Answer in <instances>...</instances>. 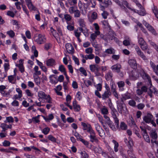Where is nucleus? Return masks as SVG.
<instances>
[{
  "instance_id": "nucleus-41",
  "label": "nucleus",
  "mask_w": 158,
  "mask_h": 158,
  "mask_svg": "<svg viewBox=\"0 0 158 158\" xmlns=\"http://www.w3.org/2000/svg\"><path fill=\"white\" fill-rule=\"evenodd\" d=\"M7 34L11 38H13L15 35V32L12 30L8 31Z\"/></svg>"
},
{
  "instance_id": "nucleus-26",
  "label": "nucleus",
  "mask_w": 158,
  "mask_h": 158,
  "mask_svg": "<svg viewBox=\"0 0 158 158\" xmlns=\"http://www.w3.org/2000/svg\"><path fill=\"white\" fill-rule=\"evenodd\" d=\"M46 38L45 36H41L40 35V44H43L46 43Z\"/></svg>"
},
{
  "instance_id": "nucleus-31",
  "label": "nucleus",
  "mask_w": 158,
  "mask_h": 158,
  "mask_svg": "<svg viewBox=\"0 0 158 158\" xmlns=\"http://www.w3.org/2000/svg\"><path fill=\"white\" fill-rule=\"evenodd\" d=\"M152 86H150L149 89V90L148 92V94L152 98V93H153V89H151Z\"/></svg>"
},
{
  "instance_id": "nucleus-3",
  "label": "nucleus",
  "mask_w": 158,
  "mask_h": 158,
  "mask_svg": "<svg viewBox=\"0 0 158 158\" xmlns=\"http://www.w3.org/2000/svg\"><path fill=\"white\" fill-rule=\"evenodd\" d=\"M133 145V143L132 140L130 141L129 144L127 145L129 148V150L127 151V153L131 158H136L135 156L133 153V150L132 147Z\"/></svg>"
},
{
  "instance_id": "nucleus-5",
  "label": "nucleus",
  "mask_w": 158,
  "mask_h": 158,
  "mask_svg": "<svg viewBox=\"0 0 158 158\" xmlns=\"http://www.w3.org/2000/svg\"><path fill=\"white\" fill-rule=\"evenodd\" d=\"M135 48L136 51L137 53L138 56H139L144 60H147L146 57L145 56L143 52H142L141 49L138 46H136L135 47Z\"/></svg>"
},
{
  "instance_id": "nucleus-13",
  "label": "nucleus",
  "mask_w": 158,
  "mask_h": 158,
  "mask_svg": "<svg viewBox=\"0 0 158 158\" xmlns=\"http://www.w3.org/2000/svg\"><path fill=\"white\" fill-rule=\"evenodd\" d=\"M55 60L51 58L47 61L46 64L48 66H52L55 64Z\"/></svg>"
},
{
  "instance_id": "nucleus-53",
  "label": "nucleus",
  "mask_w": 158,
  "mask_h": 158,
  "mask_svg": "<svg viewBox=\"0 0 158 158\" xmlns=\"http://www.w3.org/2000/svg\"><path fill=\"white\" fill-rule=\"evenodd\" d=\"M113 50H114L112 48H108L106 49L105 51V52L109 54H114V52H113Z\"/></svg>"
},
{
  "instance_id": "nucleus-62",
  "label": "nucleus",
  "mask_w": 158,
  "mask_h": 158,
  "mask_svg": "<svg viewBox=\"0 0 158 158\" xmlns=\"http://www.w3.org/2000/svg\"><path fill=\"white\" fill-rule=\"evenodd\" d=\"M122 4L125 5L129 9H131V8L128 6V3L126 0H123Z\"/></svg>"
},
{
  "instance_id": "nucleus-60",
  "label": "nucleus",
  "mask_w": 158,
  "mask_h": 158,
  "mask_svg": "<svg viewBox=\"0 0 158 158\" xmlns=\"http://www.w3.org/2000/svg\"><path fill=\"white\" fill-rule=\"evenodd\" d=\"M78 29H77V30H75L74 31L75 35L77 38L79 37L81 35V32H78Z\"/></svg>"
},
{
  "instance_id": "nucleus-16",
  "label": "nucleus",
  "mask_w": 158,
  "mask_h": 158,
  "mask_svg": "<svg viewBox=\"0 0 158 158\" xmlns=\"http://www.w3.org/2000/svg\"><path fill=\"white\" fill-rule=\"evenodd\" d=\"M78 22L79 23V25L81 27H84L85 28V23L83 19H79Z\"/></svg>"
},
{
  "instance_id": "nucleus-28",
  "label": "nucleus",
  "mask_w": 158,
  "mask_h": 158,
  "mask_svg": "<svg viewBox=\"0 0 158 158\" xmlns=\"http://www.w3.org/2000/svg\"><path fill=\"white\" fill-rule=\"evenodd\" d=\"M97 64H91L89 66L90 70L93 72H95L97 67Z\"/></svg>"
},
{
  "instance_id": "nucleus-49",
  "label": "nucleus",
  "mask_w": 158,
  "mask_h": 158,
  "mask_svg": "<svg viewBox=\"0 0 158 158\" xmlns=\"http://www.w3.org/2000/svg\"><path fill=\"white\" fill-rule=\"evenodd\" d=\"M118 85L119 88H123L125 85V83L124 81H121L118 82Z\"/></svg>"
},
{
  "instance_id": "nucleus-35",
  "label": "nucleus",
  "mask_w": 158,
  "mask_h": 158,
  "mask_svg": "<svg viewBox=\"0 0 158 158\" xmlns=\"http://www.w3.org/2000/svg\"><path fill=\"white\" fill-rule=\"evenodd\" d=\"M150 65L151 67L152 68L154 71L156 73H157V71L156 70V68L155 65L152 62V61H151L150 62Z\"/></svg>"
},
{
  "instance_id": "nucleus-45",
  "label": "nucleus",
  "mask_w": 158,
  "mask_h": 158,
  "mask_svg": "<svg viewBox=\"0 0 158 158\" xmlns=\"http://www.w3.org/2000/svg\"><path fill=\"white\" fill-rule=\"evenodd\" d=\"M79 70L85 76H86L87 75V74L86 71L85 70V69L83 67H80V68Z\"/></svg>"
},
{
  "instance_id": "nucleus-29",
  "label": "nucleus",
  "mask_w": 158,
  "mask_h": 158,
  "mask_svg": "<svg viewBox=\"0 0 158 158\" xmlns=\"http://www.w3.org/2000/svg\"><path fill=\"white\" fill-rule=\"evenodd\" d=\"M81 155V158H88L89 156L85 152H80Z\"/></svg>"
},
{
  "instance_id": "nucleus-52",
  "label": "nucleus",
  "mask_w": 158,
  "mask_h": 158,
  "mask_svg": "<svg viewBox=\"0 0 158 158\" xmlns=\"http://www.w3.org/2000/svg\"><path fill=\"white\" fill-rule=\"evenodd\" d=\"M59 70L61 72H64L66 71L65 69L64 66L62 65H60L59 68Z\"/></svg>"
},
{
  "instance_id": "nucleus-64",
  "label": "nucleus",
  "mask_w": 158,
  "mask_h": 158,
  "mask_svg": "<svg viewBox=\"0 0 158 158\" xmlns=\"http://www.w3.org/2000/svg\"><path fill=\"white\" fill-rule=\"evenodd\" d=\"M7 15L12 17H14L15 16L14 13L12 11H8L7 13Z\"/></svg>"
},
{
  "instance_id": "nucleus-58",
  "label": "nucleus",
  "mask_w": 158,
  "mask_h": 158,
  "mask_svg": "<svg viewBox=\"0 0 158 158\" xmlns=\"http://www.w3.org/2000/svg\"><path fill=\"white\" fill-rule=\"evenodd\" d=\"M73 60H74L75 63L77 65H79V62L78 59L74 56H73Z\"/></svg>"
},
{
  "instance_id": "nucleus-6",
  "label": "nucleus",
  "mask_w": 158,
  "mask_h": 158,
  "mask_svg": "<svg viewBox=\"0 0 158 158\" xmlns=\"http://www.w3.org/2000/svg\"><path fill=\"white\" fill-rule=\"evenodd\" d=\"M40 98H43L47 100V101L49 103H51L52 98L49 95H47L43 91H40Z\"/></svg>"
},
{
  "instance_id": "nucleus-1",
  "label": "nucleus",
  "mask_w": 158,
  "mask_h": 158,
  "mask_svg": "<svg viewBox=\"0 0 158 158\" xmlns=\"http://www.w3.org/2000/svg\"><path fill=\"white\" fill-rule=\"evenodd\" d=\"M87 132L89 133V137L90 139V141L92 143L95 142L97 143L98 140L96 136V133L93 129L92 127L87 130Z\"/></svg>"
},
{
  "instance_id": "nucleus-21",
  "label": "nucleus",
  "mask_w": 158,
  "mask_h": 158,
  "mask_svg": "<svg viewBox=\"0 0 158 158\" xmlns=\"http://www.w3.org/2000/svg\"><path fill=\"white\" fill-rule=\"evenodd\" d=\"M139 45L140 46V48L143 51H145L148 48L147 44L146 42L142 44H140Z\"/></svg>"
},
{
  "instance_id": "nucleus-32",
  "label": "nucleus",
  "mask_w": 158,
  "mask_h": 158,
  "mask_svg": "<svg viewBox=\"0 0 158 158\" xmlns=\"http://www.w3.org/2000/svg\"><path fill=\"white\" fill-rule=\"evenodd\" d=\"M150 136L153 139H156L157 138V134L155 131L152 132L150 135Z\"/></svg>"
},
{
  "instance_id": "nucleus-19",
  "label": "nucleus",
  "mask_w": 158,
  "mask_h": 158,
  "mask_svg": "<svg viewBox=\"0 0 158 158\" xmlns=\"http://www.w3.org/2000/svg\"><path fill=\"white\" fill-rule=\"evenodd\" d=\"M113 143L114 144V150L115 152H117L118 151V148L119 146L118 143L115 140H112Z\"/></svg>"
},
{
  "instance_id": "nucleus-2",
  "label": "nucleus",
  "mask_w": 158,
  "mask_h": 158,
  "mask_svg": "<svg viewBox=\"0 0 158 158\" xmlns=\"http://www.w3.org/2000/svg\"><path fill=\"white\" fill-rule=\"evenodd\" d=\"M39 67L38 66H35L34 68L35 72L33 74L34 81L36 84L38 86L40 85V71H38Z\"/></svg>"
},
{
  "instance_id": "nucleus-42",
  "label": "nucleus",
  "mask_w": 158,
  "mask_h": 158,
  "mask_svg": "<svg viewBox=\"0 0 158 158\" xmlns=\"http://www.w3.org/2000/svg\"><path fill=\"white\" fill-rule=\"evenodd\" d=\"M128 104L130 106L135 107L136 102L134 100H131L129 101Z\"/></svg>"
},
{
  "instance_id": "nucleus-10",
  "label": "nucleus",
  "mask_w": 158,
  "mask_h": 158,
  "mask_svg": "<svg viewBox=\"0 0 158 158\" xmlns=\"http://www.w3.org/2000/svg\"><path fill=\"white\" fill-rule=\"evenodd\" d=\"M121 68V66L119 64H116L112 66L111 67V69L114 71L119 73L120 71V69Z\"/></svg>"
},
{
  "instance_id": "nucleus-25",
  "label": "nucleus",
  "mask_w": 158,
  "mask_h": 158,
  "mask_svg": "<svg viewBox=\"0 0 158 158\" xmlns=\"http://www.w3.org/2000/svg\"><path fill=\"white\" fill-rule=\"evenodd\" d=\"M27 6L28 8L30 10H36V8L33 6L32 2L27 4Z\"/></svg>"
},
{
  "instance_id": "nucleus-17",
  "label": "nucleus",
  "mask_w": 158,
  "mask_h": 158,
  "mask_svg": "<svg viewBox=\"0 0 158 158\" xmlns=\"http://www.w3.org/2000/svg\"><path fill=\"white\" fill-rule=\"evenodd\" d=\"M105 6L106 7H108L109 6L112 4V2L110 0H104L103 2H102Z\"/></svg>"
},
{
  "instance_id": "nucleus-8",
  "label": "nucleus",
  "mask_w": 158,
  "mask_h": 158,
  "mask_svg": "<svg viewBox=\"0 0 158 158\" xmlns=\"http://www.w3.org/2000/svg\"><path fill=\"white\" fill-rule=\"evenodd\" d=\"M65 47L67 52L70 54H73L74 53V49L72 45L70 44H67L65 45Z\"/></svg>"
},
{
  "instance_id": "nucleus-23",
  "label": "nucleus",
  "mask_w": 158,
  "mask_h": 158,
  "mask_svg": "<svg viewBox=\"0 0 158 158\" xmlns=\"http://www.w3.org/2000/svg\"><path fill=\"white\" fill-rule=\"evenodd\" d=\"M152 10L156 17L158 19V9L157 7L154 6L153 8L152 9Z\"/></svg>"
},
{
  "instance_id": "nucleus-44",
  "label": "nucleus",
  "mask_w": 158,
  "mask_h": 158,
  "mask_svg": "<svg viewBox=\"0 0 158 158\" xmlns=\"http://www.w3.org/2000/svg\"><path fill=\"white\" fill-rule=\"evenodd\" d=\"M74 13V17H79L81 15L80 11L78 10H75Z\"/></svg>"
},
{
  "instance_id": "nucleus-38",
  "label": "nucleus",
  "mask_w": 158,
  "mask_h": 158,
  "mask_svg": "<svg viewBox=\"0 0 158 158\" xmlns=\"http://www.w3.org/2000/svg\"><path fill=\"white\" fill-rule=\"evenodd\" d=\"M50 128L48 127L44 128L42 130V132L45 135L48 134L50 131Z\"/></svg>"
},
{
  "instance_id": "nucleus-34",
  "label": "nucleus",
  "mask_w": 158,
  "mask_h": 158,
  "mask_svg": "<svg viewBox=\"0 0 158 158\" xmlns=\"http://www.w3.org/2000/svg\"><path fill=\"white\" fill-rule=\"evenodd\" d=\"M73 109L80 108V106L79 105L77 104L76 100H74L73 103Z\"/></svg>"
},
{
  "instance_id": "nucleus-50",
  "label": "nucleus",
  "mask_w": 158,
  "mask_h": 158,
  "mask_svg": "<svg viewBox=\"0 0 158 158\" xmlns=\"http://www.w3.org/2000/svg\"><path fill=\"white\" fill-rule=\"evenodd\" d=\"M140 128L141 129V131L142 132V134L143 135V134H147V130L145 127L142 126H140Z\"/></svg>"
},
{
  "instance_id": "nucleus-30",
  "label": "nucleus",
  "mask_w": 158,
  "mask_h": 158,
  "mask_svg": "<svg viewBox=\"0 0 158 158\" xmlns=\"http://www.w3.org/2000/svg\"><path fill=\"white\" fill-rule=\"evenodd\" d=\"M94 57V55L92 53H90V54L88 55H86L85 56V58L86 60H87L88 59H93Z\"/></svg>"
},
{
  "instance_id": "nucleus-18",
  "label": "nucleus",
  "mask_w": 158,
  "mask_h": 158,
  "mask_svg": "<svg viewBox=\"0 0 158 158\" xmlns=\"http://www.w3.org/2000/svg\"><path fill=\"white\" fill-rule=\"evenodd\" d=\"M118 109H124L126 108L125 104L124 103L123 100H121V102L117 105Z\"/></svg>"
},
{
  "instance_id": "nucleus-47",
  "label": "nucleus",
  "mask_w": 158,
  "mask_h": 158,
  "mask_svg": "<svg viewBox=\"0 0 158 158\" xmlns=\"http://www.w3.org/2000/svg\"><path fill=\"white\" fill-rule=\"evenodd\" d=\"M109 15V13L106 11H104L103 13L102 14V15L103 18L105 19L107 18V16Z\"/></svg>"
},
{
  "instance_id": "nucleus-54",
  "label": "nucleus",
  "mask_w": 158,
  "mask_h": 158,
  "mask_svg": "<svg viewBox=\"0 0 158 158\" xmlns=\"http://www.w3.org/2000/svg\"><path fill=\"white\" fill-rule=\"evenodd\" d=\"M84 83L87 87H88L89 85H91L92 84L91 82L89 80H85L84 81Z\"/></svg>"
},
{
  "instance_id": "nucleus-46",
  "label": "nucleus",
  "mask_w": 158,
  "mask_h": 158,
  "mask_svg": "<svg viewBox=\"0 0 158 158\" xmlns=\"http://www.w3.org/2000/svg\"><path fill=\"white\" fill-rule=\"evenodd\" d=\"M39 116H40V115H38L37 116L34 117L32 118V121L34 123H38L39 122L38 119Z\"/></svg>"
},
{
  "instance_id": "nucleus-33",
  "label": "nucleus",
  "mask_w": 158,
  "mask_h": 158,
  "mask_svg": "<svg viewBox=\"0 0 158 158\" xmlns=\"http://www.w3.org/2000/svg\"><path fill=\"white\" fill-rule=\"evenodd\" d=\"M143 136L146 141L148 143L150 142V138L148 134H143Z\"/></svg>"
},
{
  "instance_id": "nucleus-27",
  "label": "nucleus",
  "mask_w": 158,
  "mask_h": 158,
  "mask_svg": "<svg viewBox=\"0 0 158 158\" xmlns=\"http://www.w3.org/2000/svg\"><path fill=\"white\" fill-rule=\"evenodd\" d=\"M52 47V44L50 43L45 44L44 46V49L47 51L48 50Z\"/></svg>"
},
{
  "instance_id": "nucleus-11",
  "label": "nucleus",
  "mask_w": 158,
  "mask_h": 158,
  "mask_svg": "<svg viewBox=\"0 0 158 158\" xmlns=\"http://www.w3.org/2000/svg\"><path fill=\"white\" fill-rule=\"evenodd\" d=\"M128 63L132 68L135 69L137 68V64L135 60L130 59L128 61Z\"/></svg>"
},
{
  "instance_id": "nucleus-56",
  "label": "nucleus",
  "mask_w": 158,
  "mask_h": 158,
  "mask_svg": "<svg viewBox=\"0 0 158 158\" xmlns=\"http://www.w3.org/2000/svg\"><path fill=\"white\" fill-rule=\"evenodd\" d=\"M85 52L86 53H92L93 52V49L92 48H89L85 49Z\"/></svg>"
},
{
  "instance_id": "nucleus-59",
  "label": "nucleus",
  "mask_w": 158,
  "mask_h": 158,
  "mask_svg": "<svg viewBox=\"0 0 158 158\" xmlns=\"http://www.w3.org/2000/svg\"><path fill=\"white\" fill-rule=\"evenodd\" d=\"M10 143L8 141L5 140L3 143V146L5 147H7L10 146Z\"/></svg>"
},
{
  "instance_id": "nucleus-37",
  "label": "nucleus",
  "mask_w": 158,
  "mask_h": 158,
  "mask_svg": "<svg viewBox=\"0 0 158 158\" xmlns=\"http://www.w3.org/2000/svg\"><path fill=\"white\" fill-rule=\"evenodd\" d=\"M148 30L150 31L152 33L155 34L156 33V31L153 27L150 25L147 27Z\"/></svg>"
},
{
  "instance_id": "nucleus-22",
  "label": "nucleus",
  "mask_w": 158,
  "mask_h": 158,
  "mask_svg": "<svg viewBox=\"0 0 158 158\" xmlns=\"http://www.w3.org/2000/svg\"><path fill=\"white\" fill-rule=\"evenodd\" d=\"M130 94L128 93H126L123 96L122 100H123H123H125L127 99H130Z\"/></svg>"
},
{
  "instance_id": "nucleus-4",
  "label": "nucleus",
  "mask_w": 158,
  "mask_h": 158,
  "mask_svg": "<svg viewBox=\"0 0 158 158\" xmlns=\"http://www.w3.org/2000/svg\"><path fill=\"white\" fill-rule=\"evenodd\" d=\"M94 126L95 129L98 132L99 135L101 137L104 136L105 133L101 127L98 123L94 125Z\"/></svg>"
},
{
  "instance_id": "nucleus-7",
  "label": "nucleus",
  "mask_w": 158,
  "mask_h": 158,
  "mask_svg": "<svg viewBox=\"0 0 158 158\" xmlns=\"http://www.w3.org/2000/svg\"><path fill=\"white\" fill-rule=\"evenodd\" d=\"M111 95V92L110 91H105L104 93L102 95L101 98L103 100H106L108 98L109 102H111V100L110 98L109 97Z\"/></svg>"
},
{
  "instance_id": "nucleus-55",
  "label": "nucleus",
  "mask_w": 158,
  "mask_h": 158,
  "mask_svg": "<svg viewBox=\"0 0 158 158\" xmlns=\"http://www.w3.org/2000/svg\"><path fill=\"white\" fill-rule=\"evenodd\" d=\"M16 91L19 93L18 96L19 98H20L22 96V91L20 89L18 88H16Z\"/></svg>"
},
{
  "instance_id": "nucleus-39",
  "label": "nucleus",
  "mask_w": 158,
  "mask_h": 158,
  "mask_svg": "<svg viewBox=\"0 0 158 158\" xmlns=\"http://www.w3.org/2000/svg\"><path fill=\"white\" fill-rule=\"evenodd\" d=\"M91 17L93 20H96L97 19L98 14L95 12H94L92 14Z\"/></svg>"
},
{
  "instance_id": "nucleus-20",
  "label": "nucleus",
  "mask_w": 158,
  "mask_h": 158,
  "mask_svg": "<svg viewBox=\"0 0 158 158\" xmlns=\"http://www.w3.org/2000/svg\"><path fill=\"white\" fill-rule=\"evenodd\" d=\"M42 116L44 118V119L47 122L49 120H52L54 118V116L52 114H50L48 115L47 118L45 117L43 115Z\"/></svg>"
},
{
  "instance_id": "nucleus-40",
  "label": "nucleus",
  "mask_w": 158,
  "mask_h": 158,
  "mask_svg": "<svg viewBox=\"0 0 158 158\" xmlns=\"http://www.w3.org/2000/svg\"><path fill=\"white\" fill-rule=\"evenodd\" d=\"M114 120V123L116 125V127L118 128L119 121L118 119L117 118V117L114 116V118H113Z\"/></svg>"
},
{
  "instance_id": "nucleus-48",
  "label": "nucleus",
  "mask_w": 158,
  "mask_h": 158,
  "mask_svg": "<svg viewBox=\"0 0 158 158\" xmlns=\"http://www.w3.org/2000/svg\"><path fill=\"white\" fill-rule=\"evenodd\" d=\"M114 32L113 31H109L108 34L110 36V37H108L109 39H111V40L115 38V37L114 35Z\"/></svg>"
},
{
  "instance_id": "nucleus-36",
  "label": "nucleus",
  "mask_w": 158,
  "mask_h": 158,
  "mask_svg": "<svg viewBox=\"0 0 158 158\" xmlns=\"http://www.w3.org/2000/svg\"><path fill=\"white\" fill-rule=\"evenodd\" d=\"M99 31H98L96 32V33L97 34V35H96L95 33H93L91 34L90 38L93 41H94V40L96 38L97 36V35L99 34Z\"/></svg>"
},
{
  "instance_id": "nucleus-14",
  "label": "nucleus",
  "mask_w": 158,
  "mask_h": 158,
  "mask_svg": "<svg viewBox=\"0 0 158 158\" xmlns=\"http://www.w3.org/2000/svg\"><path fill=\"white\" fill-rule=\"evenodd\" d=\"M81 124L83 127V129L84 130H86L87 131L89 128L91 127V125L89 124H86L84 122H81Z\"/></svg>"
},
{
  "instance_id": "nucleus-51",
  "label": "nucleus",
  "mask_w": 158,
  "mask_h": 158,
  "mask_svg": "<svg viewBox=\"0 0 158 158\" xmlns=\"http://www.w3.org/2000/svg\"><path fill=\"white\" fill-rule=\"evenodd\" d=\"M48 138L49 139V140L51 141H52L53 142H56V139L51 135H49L48 137Z\"/></svg>"
},
{
  "instance_id": "nucleus-15",
  "label": "nucleus",
  "mask_w": 158,
  "mask_h": 158,
  "mask_svg": "<svg viewBox=\"0 0 158 158\" xmlns=\"http://www.w3.org/2000/svg\"><path fill=\"white\" fill-rule=\"evenodd\" d=\"M119 129H121L123 130H125L127 128V125L123 122H121L120 123L119 128H118Z\"/></svg>"
},
{
  "instance_id": "nucleus-24",
  "label": "nucleus",
  "mask_w": 158,
  "mask_h": 158,
  "mask_svg": "<svg viewBox=\"0 0 158 158\" xmlns=\"http://www.w3.org/2000/svg\"><path fill=\"white\" fill-rule=\"evenodd\" d=\"M16 66L19 67V70L21 73H23L24 72V69L23 64H17Z\"/></svg>"
},
{
  "instance_id": "nucleus-57",
  "label": "nucleus",
  "mask_w": 158,
  "mask_h": 158,
  "mask_svg": "<svg viewBox=\"0 0 158 158\" xmlns=\"http://www.w3.org/2000/svg\"><path fill=\"white\" fill-rule=\"evenodd\" d=\"M64 18L67 21H69L71 19V17L68 14H65L64 15Z\"/></svg>"
},
{
  "instance_id": "nucleus-9",
  "label": "nucleus",
  "mask_w": 158,
  "mask_h": 158,
  "mask_svg": "<svg viewBox=\"0 0 158 158\" xmlns=\"http://www.w3.org/2000/svg\"><path fill=\"white\" fill-rule=\"evenodd\" d=\"M153 116L150 114H148L143 118V121L147 123H150L152 120Z\"/></svg>"
},
{
  "instance_id": "nucleus-63",
  "label": "nucleus",
  "mask_w": 158,
  "mask_h": 158,
  "mask_svg": "<svg viewBox=\"0 0 158 158\" xmlns=\"http://www.w3.org/2000/svg\"><path fill=\"white\" fill-rule=\"evenodd\" d=\"M150 42V44L154 48L156 49H158V46L155 44L154 42L152 41H149Z\"/></svg>"
},
{
  "instance_id": "nucleus-61",
  "label": "nucleus",
  "mask_w": 158,
  "mask_h": 158,
  "mask_svg": "<svg viewBox=\"0 0 158 158\" xmlns=\"http://www.w3.org/2000/svg\"><path fill=\"white\" fill-rule=\"evenodd\" d=\"M7 121L9 123H13L14 122V119L12 117H8L6 118Z\"/></svg>"
},
{
  "instance_id": "nucleus-12",
  "label": "nucleus",
  "mask_w": 158,
  "mask_h": 158,
  "mask_svg": "<svg viewBox=\"0 0 158 158\" xmlns=\"http://www.w3.org/2000/svg\"><path fill=\"white\" fill-rule=\"evenodd\" d=\"M139 7L140 9V10H137V13H138L139 15L141 16H144L146 14V11L142 6L141 5L139 4Z\"/></svg>"
},
{
  "instance_id": "nucleus-43",
  "label": "nucleus",
  "mask_w": 158,
  "mask_h": 158,
  "mask_svg": "<svg viewBox=\"0 0 158 158\" xmlns=\"http://www.w3.org/2000/svg\"><path fill=\"white\" fill-rule=\"evenodd\" d=\"M111 113L113 118L114 116L117 117V115L118 114V111L116 109H112Z\"/></svg>"
}]
</instances>
